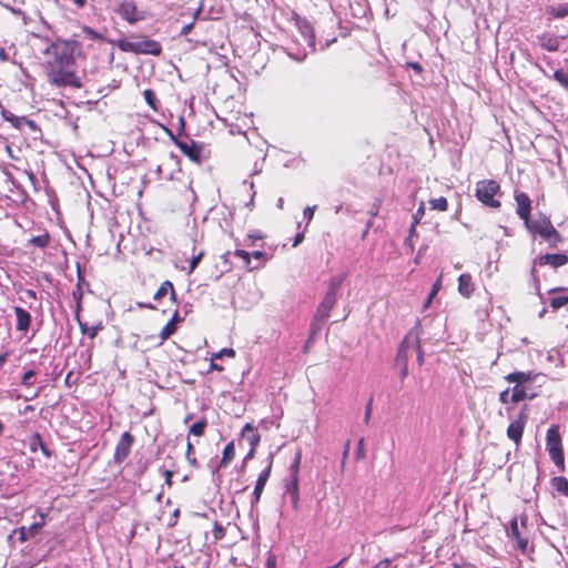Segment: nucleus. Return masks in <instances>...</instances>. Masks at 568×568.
<instances>
[{
  "label": "nucleus",
  "mask_w": 568,
  "mask_h": 568,
  "mask_svg": "<svg viewBox=\"0 0 568 568\" xmlns=\"http://www.w3.org/2000/svg\"><path fill=\"white\" fill-rule=\"evenodd\" d=\"M75 44V41L58 39L44 49L48 77L52 84L81 87V81L74 72Z\"/></svg>",
  "instance_id": "obj_1"
},
{
  "label": "nucleus",
  "mask_w": 568,
  "mask_h": 568,
  "mask_svg": "<svg viewBox=\"0 0 568 568\" xmlns=\"http://www.w3.org/2000/svg\"><path fill=\"white\" fill-rule=\"evenodd\" d=\"M528 231L532 233H538L541 237H544L551 246H555L558 242H560V234L554 227L551 222L547 217H542L536 221H528V224H525Z\"/></svg>",
  "instance_id": "obj_2"
},
{
  "label": "nucleus",
  "mask_w": 568,
  "mask_h": 568,
  "mask_svg": "<svg viewBox=\"0 0 568 568\" xmlns=\"http://www.w3.org/2000/svg\"><path fill=\"white\" fill-rule=\"evenodd\" d=\"M498 191L499 184L495 180H483L476 184V197L489 207L500 206V202L494 199Z\"/></svg>",
  "instance_id": "obj_3"
},
{
  "label": "nucleus",
  "mask_w": 568,
  "mask_h": 568,
  "mask_svg": "<svg viewBox=\"0 0 568 568\" xmlns=\"http://www.w3.org/2000/svg\"><path fill=\"white\" fill-rule=\"evenodd\" d=\"M546 439H547L546 448L549 453L550 458L557 466L562 468L564 467V453H562V447H561V437H560L559 429L557 426H551L547 430Z\"/></svg>",
  "instance_id": "obj_4"
},
{
  "label": "nucleus",
  "mask_w": 568,
  "mask_h": 568,
  "mask_svg": "<svg viewBox=\"0 0 568 568\" xmlns=\"http://www.w3.org/2000/svg\"><path fill=\"white\" fill-rule=\"evenodd\" d=\"M336 303V297L325 294L320 303L312 323L313 333L320 331L329 317L331 311Z\"/></svg>",
  "instance_id": "obj_5"
},
{
  "label": "nucleus",
  "mask_w": 568,
  "mask_h": 568,
  "mask_svg": "<svg viewBox=\"0 0 568 568\" xmlns=\"http://www.w3.org/2000/svg\"><path fill=\"white\" fill-rule=\"evenodd\" d=\"M515 201L517 204L516 213L524 221L525 224H528L530 220L531 212V200L525 192H515Z\"/></svg>",
  "instance_id": "obj_6"
},
{
  "label": "nucleus",
  "mask_w": 568,
  "mask_h": 568,
  "mask_svg": "<svg viewBox=\"0 0 568 568\" xmlns=\"http://www.w3.org/2000/svg\"><path fill=\"white\" fill-rule=\"evenodd\" d=\"M116 12L123 20L128 21L131 24L135 23L136 21L143 18L138 11L136 6L132 0L122 1L118 7Z\"/></svg>",
  "instance_id": "obj_7"
},
{
  "label": "nucleus",
  "mask_w": 568,
  "mask_h": 568,
  "mask_svg": "<svg viewBox=\"0 0 568 568\" xmlns=\"http://www.w3.org/2000/svg\"><path fill=\"white\" fill-rule=\"evenodd\" d=\"M38 515L40 517V520L37 523H33L30 527H20L14 532L19 534V541L24 542L28 539L34 537L40 529L45 525V514L42 511H38Z\"/></svg>",
  "instance_id": "obj_8"
},
{
  "label": "nucleus",
  "mask_w": 568,
  "mask_h": 568,
  "mask_svg": "<svg viewBox=\"0 0 568 568\" xmlns=\"http://www.w3.org/2000/svg\"><path fill=\"white\" fill-rule=\"evenodd\" d=\"M136 54L159 55L162 51L160 42L152 39H135Z\"/></svg>",
  "instance_id": "obj_9"
},
{
  "label": "nucleus",
  "mask_w": 568,
  "mask_h": 568,
  "mask_svg": "<svg viewBox=\"0 0 568 568\" xmlns=\"http://www.w3.org/2000/svg\"><path fill=\"white\" fill-rule=\"evenodd\" d=\"M526 418L527 417H526L525 413L521 412L519 414V417L516 420H514L513 423H510V425L507 428L508 438L511 439L513 442H515L517 445L521 440L524 427L526 424Z\"/></svg>",
  "instance_id": "obj_10"
},
{
  "label": "nucleus",
  "mask_w": 568,
  "mask_h": 568,
  "mask_svg": "<svg viewBox=\"0 0 568 568\" xmlns=\"http://www.w3.org/2000/svg\"><path fill=\"white\" fill-rule=\"evenodd\" d=\"M132 443V435L128 432L123 433L115 447L114 458L116 462H122L128 457L131 450Z\"/></svg>",
  "instance_id": "obj_11"
},
{
  "label": "nucleus",
  "mask_w": 568,
  "mask_h": 568,
  "mask_svg": "<svg viewBox=\"0 0 568 568\" xmlns=\"http://www.w3.org/2000/svg\"><path fill=\"white\" fill-rule=\"evenodd\" d=\"M568 256L564 253L557 254H545L536 260V263L540 266L550 265L552 267H560L567 264Z\"/></svg>",
  "instance_id": "obj_12"
},
{
  "label": "nucleus",
  "mask_w": 568,
  "mask_h": 568,
  "mask_svg": "<svg viewBox=\"0 0 568 568\" xmlns=\"http://www.w3.org/2000/svg\"><path fill=\"white\" fill-rule=\"evenodd\" d=\"M536 377H538V374L534 372H514L505 376V379L508 383L528 386V384L534 382Z\"/></svg>",
  "instance_id": "obj_13"
},
{
  "label": "nucleus",
  "mask_w": 568,
  "mask_h": 568,
  "mask_svg": "<svg viewBox=\"0 0 568 568\" xmlns=\"http://www.w3.org/2000/svg\"><path fill=\"white\" fill-rule=\"evenodd\" d=\"M475 291V285L473 282V277L469 273H464L458 277V293L469 298Z\"/></svg>",
  "instance_id": "obj_14"
},
{
  "label": "nucleus",
  "mask_w": 568,
  "mask_h": 568,
  "mask_svg": "<svg viewBox=\"0 0 568 568\" xmlns=\"http://www.w3.org/2000/svg\"><path fill=\"white\" fill-rule=\"evenodd\" d=\"M538 43L539 45L549 52H555L559 49L560 39L561 37H556L548 33H542L538 36Z\"/></svg>",
  "instance_id": "obj_15"
},
{
  "label": "nucleus",
  "mask_w": 568,
  "mask_h": 568,
  "mask_svg": "<svg viewBox=\"0 0 568 568\" xmlns=\"http://www.w3.org/2000/svg\"><path fill=\"white\" fill-rule=\"evenodd\" d=\"M14 313L17 316V329L26 332L30 326L31 315L20 306L14 307Z\"/></svg>",
  "instance_id": "obj_16"
},
{
  "label": "nucleus",
  "mask_w": 568,
  "mask_h": 568,
  "mask_svg": "<svg viewBox=\"0 0 568 568\" xmlns=\"http://www.w3.org/2000/svg\"><path fill=\"white\" fill-rule=\"evenodd\" d=\"M564 293V295L555 296L550 300V306L552 310H559L566 304H568V288L566 287H555L549 291V293Z\"/></svg>",
  "instance_id": "obj_17"
},
{
  "label": "nucleus",
  "mask_w": 568,
  "mask_h": 568,
  "mask_svg": "<svg viewBox=\"0 0 568 568\" xmlns=\"http://www.w3.org/2000/svg\"><path fill=\"white\" fill-rule=\"evenodd\" d=\"M270 473H271V465H268V467H266L260 475H258V478L256 480V484H255V487H254V498H255V503H257L261 498V495H262V491L265 487V484L270 477Z\"/></svg>",
  "instance_id": "obj_18"
},
{
  "label": "nucleus",
  "mask_w": 568,
  "mask_h": 568,
  "mask_svg": "<svg viewBox=\"0 0 568 568\" xmlns=\"http://www.w3.org/2000/svg\"><path fill=\"white\" fill-rule=\"evenodd\" d=\"M242 437L247 440L253 448H255L260 442V434L251 424H246L243 427Z\"/></svg>",
  "instance_id": "obj_19"
},
{
  "label": "nucleus",
  "mask_w": 568,
  "mask_h": 568,
  "mask_svg": "<svg viewBox=\"0 0 568 568\" xmlns=\"http://www.w3.org/2000/svg\"><path fill=\"white\" fill-rule=\"evenodd\" d=\"M532 397H534V394H531V395L528 394V386L515 384V386L513 387L510 402L518 403L526 398H532Z\"/></svg>",
  "instance_id": "obj_20"
},
{
  "label": "nucleus",
  "mask_w": 568,
  "mask_h": 568,
  "mask_svg": "<svg viewBox=\"0 0 568 568\" xmlns=\"http://www.w3.org/2000/svg\"><path fill=\"white\" fill-rule=\"evenodd\" d=\"M179 149L187 155L190 159L197 161L200 156V149L197 145L192 142L191 144L186 142H179L178 143Z\"/></svg>",
  "instance_id": "obj_21"
},
{
  "label": "nucleus",
  "mask_w": 568,
  "mask_h": 568,
  "mask_svg": "<svg viewBox=\"0 0 568 568\" xmlns=\"http://www.w3.org/2000/svg\"><path fill=\"white\" fill-rule=\"evenodd\" d=\"M510 536L517 539V544L520 549L524 550L527 547L528 541L520 536L517 518H514L510 521Z\"/></svg>",
  "instance_id": "obj_22"
},
{
  "label": "nucleus",
  "mask_w": 568,
  "mask_h": 568,
  "mask_svg": "<svg viewBox=\"0 0 568 568\" xmlns=\"http://www.w3.org/2000/svg\"><path fill=\"white\" fill-rule=\"evenodd\" d=\"M171 293V297L174 298L175 297V291L173 288V285L170 281H164L160 287L158 288V291L155 292L154 294V300L155 301H160L162 297H164L168 293Z\"/></svg>",
  "instance_id": "obj_23"
},
{
  "label": "nucleus",
  "mask_w": 568,
  "mask_h": 568,
  "mask_svg": "<svg viewBox=\"0 0 568 568\" xmlns=\"http://www.w3.org/2000/svg\"><path fill=\"white\" fill-rule=\"evenodd\" d=\"M77 318H78V323H79L81 332L91 339H93L97 336L98 332L102 328L101 324L94 325V326H89L87 323L81 322L79 316Z\"/></svg>",
  "instance_id": "obj_24"
},
{
  "label": "nucleus",
  "mask_w": 568,
  "mask_h": 568,
  "mask_svg": "<svg viewBox=\"0 0 568 568\" xmlns=\"http://www.w3.org/2000/svg\"><path fill=\"white\" fill-rule=\"evenodd\" d=\"M547 12L554 18H564L568 16V3L551 6L547 9Z\"/></svg>",
  "instance_id": "obj_25"
},
{
  "label": "nucleus",
  "mask_w": 568,
  "mask_h": 568,
  "mask_svg": "<svg viewBox=\"0 0 568 568\" xmlns=\"http://www.w3.org/2000/svg\"><path fill=\"white\" fill-rule=\"evenodd\" d=\"M300 29H301V32H302L306 43L308 44V47L312 48V50H314L315 38H314L313 29L307 23L300 26Z\"/></svg>",
  "instance_id": "obj_26"
},
{
  "label": "nucleus",
  "mask_w": 568,
  "mask_h": 568,
  "mask_svg": "<svg viewBox=\"0 0 568 568\" xmlns=\"http://www.w3.org/2000/svg\"><path fill=\"white\" fill-rule=\"evenodd\" d=\"M552 486L554 488L562 494L564 496L568 497V479L565 477H555L552 479Z\"/></svg>",
  "instance_id": "obj_27"
},
{
  "label": "nucleus",
  "mask_w": 568,
  "mask_h": 568,
  "mask_svg": "<svg viewBox=\"0 0 568 568\" xmlns=\"http://www.w3.org/2000/svg\"><path fill=\"white\" fill-rule=\"evenodd\" d=\"M234 455H235L234 444L229 443L223 449L221 466L229 465L231 463V460L234 458Z\"/></svg>",
  "instance_id": "obj_28"
},
{
  "label": "nucleus",
  "mask_w": 568,
  "mask_h": 568,
  "mask_svg": "<svg viewBox=\"0 0 568 568\" xmlns=\"http://www.w3.org/2000/svg\"><path fill=\"white\" fill-rule=\"evenodd\" d=\"M118 48L123 52L136 54L135 39H121L118 41Z\"/></svg>",
  "instance_id": "obj_29"
},
{
  "label": "nucleus",
  "mask_w": 568,
  "mask_h": 568,
  "mask_svg": "<svg viewBox=\"0 0 568 568\" xmlns=\"http://www.w3.org/2000/svg\"><path fill=\"white\" fill-rule=\"evenodd\" d=\"M49 242H50V236L48 233H44V234H41L38 236H33L29 240V244L40 247V248H44L45 246H48Z\"/></svg>",
  "instance_id": "obj_30"
},
{
  "label": "nucleus",
  "mask_w": 568,
  "mask_h": 568,
  "mask_svg": "<svg viewBox=\"0 0 568 568\" xmlns=\"http://www.w3.org/2000/svg\"><path fill=\"white\" fill-rule=\"evenodd\" d=\"M175 317L176 314L173 316V318L161 329L160 332V338L162 341H165L169 338L174 332H175Z\"/></svg>",
  "instance_id": "obj_31"
},
{
  "label": "nucleus",
  "mask_w": 568,
  "mask_h": 568,
  "mask_svg": "<svg viewBox=\"0 0 568 568\" xmlns=\"http://www.w3.org/2000/svg\"><path fill=\"white\" fill-rule=\"evenodd\" d=\"M429 205H430L432 210H437V211H442V212H444L448 209V202H447L446 197H444V196L430 200Z\"/></svg>",
  "instance_id": "obj_32"
},
{
  "label": "nucleus",
  "mask_w": 568,
  "mask_h": 568,
  "mask_svg": "<svg viewBox=\"0 0 568 568\" xmlns=\"http://www.w3.org/2000/svg\"><path fill=\"white\" fill-rule=\"evenodd\" d=\"M342 282H343V277H334V278H332L331 282H329L328 290H327L326 294L336 297L337 292H338V290H339V287L342 285Z\"/></svg>",
  "instance_id": "obj_33"
},
{
  "label": "nucleus",
  "mask_w": 568,
  "mask_h": 568,
  "mask_svg": "<svg viewBox=\"0 0 568 568\" xmlns=\"http://www.w3.org/2000/svg\"><path fill=\"white\" fill-rule=\"evenodd\" d=\"M298 477H292L290 481L285 484V495L298 494Z\"/></svg>",
  "instance_id": "obj_34"
},
{
  "label": "nucleus",
  "mask_w": 568,
  "mask_h": 568,
  "mask_svg": "<svg viewBox=\"0 0 568 568\" xmlns=\"http://www.w3.org/2000/svg\"><path fill=\"white\" fill-rule=\"evenodd\" d=\"M205 426V420H199L190 427V434H193L195 436H202L204 434Z\"/></svg>",
  "instance_id": "obj_35"
},
{
  "label": "nucleus",
  "mask_w": 568,
  "mask_h": 568,
  "mask_svg": "<svg viewBox=\"0 0 568 568\" xmlns=\"http://www.w3.org/2000/svg\"><path fill=\"white\" fill-rule=\"evenodd\" d=\"M201 11H202V7H199V8L194 11V13H193V20H192L190 23L185 24V26L182 28V30H181V36H186V34H189V33L191 32V30H192V29H193V27H194V22H195V20L197 19V17H199V14L201 13Z\"/></svg>",
  "instance_id": "obj_36"
},
{
  "label": "nucleus",
  "mask_w": 568,
  "mask_h": 568,
  "mask_svg": "<svg viewBox=\"0 0 568 568\" xmlns=\"http://www.w3.org/2000/svg\"><path fill=\"white\" fill-rule=\"evenodd\" d=\"M554 78L558 81L565 89L568 90V73L562 70H557L554 73Z\"/></svg>",
  "instance_id": "obj_37"
},
{
  "label": "nucleus",
  "mask_w": 568,
  "mask_h": 568,
  "mask_svg": "<svg viewBox=\"0 0 568 568\" xmlns=\"http://www.w3.org/2000/svg\"><path fill=\"white\" fill-rule=\"evenodd\" d=\"M143 95H144V99L146 101V103L153 109V110H158V106H156V99H155V94L152 90H144L143 92Z\"/></svg>",
  "instance_id": "obj_38"
},
{
  "label": "nucleus",
  "mask_w": 568,
  "mask_h": 568,
  "mask_svg": "<svg viewBox=\"0 0 568 568\" xmlns=\"http://www.w3.org/2000/svg\"><path fill=\"white\" fill-rule=\"evenodd\" d=\"M224 356L233 358L235 357V351L233 348H223L216 353H213L212 359H220Z\"/></svg>",
  "instance_id": "obj_39"
},
{
  "label": "nucleus",
  "mask_w": 568,
  "mask_h": 568,
  "mask_svg": "<svg viewBox=\"0 0 568 568\" xmlns=\"http://www.w3.org/2000/svg\"><path fill=\"white\" fill-rule=\"evenodd\" d=\"M442 287V275L437 278V281L433 284L432 291L428 295L427 302L425 306H428L432 302V300L436 296V294L439 292Z\"/></svg>",
  "instance_id": "obj_40"
},
{
  "label": "nucleus",
  "mask_w": 568,
  "mask_h": 568,
  "mask_svg": "<svg viewBox=\"0 0 568 568\" xmlns=\"http://www.w3.org/2000/svg\"><path fill=\"white\" fill-rule=\"evenodd\" d=\"M300 464H301V452H297L294 458L293 464L290 467L292 477H298V470H300Z\"/></svg>",
  "instance_id": "obj_41"
},
{
  "label": "nucleus",
  "mask_w": 568,
  "mask_h": 568,
  "mask_svg": "<svg viewBox=\"0 0 568 568\" xmlns=\"http://www.w3.org/2000/svg\"><path fill=\"white\" fill-rule=\"evenodd\" d=\"M424 214H425V203L420 202L416 212L413 215L414 224H418L419 221L423 219Z\"/></svg>",
  "instance_id": "obj_42"
},
{
  "label": "nucleus",
  "mask_w": 568,
  "mask_h": 568,
  "mask_svg": "<svg viewBox=\"0 0 568 568\" xmlns=\"http://www.w3.org/2000/svg\"><path fill=\"white\" fill-rule=\"evenodd\" d=\"M203 255H204L203 252H200L197 255L192 257V260L190 261V266H189V272H187L189 274H191L196 268V266L201 262Z\"/></svg>",
  "instance_id": "obj_43"
},
{
  "label": "nucleus",
  "mask_w": 568,
  "mask_h": 568,
  "mask_svg": "<svg viewBox=\"0 0 568 568\" xmlns=\"http://www.w3.org/2000/svg\"><path fill=\"white\" fill-rule=\"evenodd\" d=\"M316 210V205L313 206H306L303 211V217L306 220L307 223H310L313 220L314 213Z\"/></svg>",
  "instance_id": "obj_44"
},
{
  "label": "nucleus",
  "mask_w": 568,
  "mask_h": 568,
  "mask_svg": "<svg viewBox=\"0 0 568 568\" xmlns=\"http://www.w3.org/2000/svg\"><path fill=\"white\" fill-rule=\"evenodd\" d=\"M234 255L240 257V258H242L246 266L250 265V263H251V255L246 251H244V250H236L234 252Z\"/></svg>",
  "instance_id": "obj_45"
},
{
  "label": "nucleus",
  "mask_w": 568,
  "mask_h": 568,
  "mask_svg": "<svg viewBox=\"0 0 568 568\" xmlns=\"http://www.w3.org/2000/svg\"><path fill=\"white\" fill-rule=\"evenodd\" d=\"M36 376V372L30 369L26 372L22 376V384L23 385H31L32 378Z\"/></svg>",
  "instance_id": "obj_46"
},
{
  "label": "nucleus",
  "mask_w": 568,
  "mask_h": 568,
  "mask_svg": "<svg viewBox=\"0 0 568 568\" xmlns=\"http://www.w3.org/2000/svg\"><path fill=\"white\" fill-rule=\"evenodd\" d=\"M372 403H373V399L371 398L368 400V403L366 404L365 406V415H364V422L365 424H368L369 423V419H371V414H372Z\"/></svg>",
  "instance_id": "obj_47"
},
{
  "label": "nucleus",
  "mask_w": 568,
  "mask_h": 568,
  "mask_svg": "<svg viewBox=\"0 0 568 568\" xmlns=\"http://www.w3.org/2000/svg\"><path fill=\"white\" fill-rule=\"evenodd\" d=\"M292 507L297 510L300 505V493L294 495H288Z\"/></svg>",
  "instance_id": "obj_48"
},
{
  "label": "nucleus",
  "mask_w": 568,
  "mask_h": 568,
  "mask_svg": "<svg viewBox=\"0 0 568 568\" xmlns=\"http://www.w3.org/2000/svg\"><path fill=\"white\" fill-rule=\"evenodd\" d=\"M510 396L509 395V388L503 390L499 395V400L503 403V404H507L509 400H510Z\"/></svg>",
  "instance_id": "obj_49"
},
{
  "label": "nucleus",
  "mask_w": 568,
  "mask_h": 568,
  "mask_svg": "<svg viewBox=\"0 0 568 568\" xmlns=\"http://www.w3.org/2000/svg\"><path fill=\"white\" fill-rule=\"evenodd\" d=\"M374 568H393L390 559L379 561Z\"/></svg>",
  "instance_id": "obj_50"
},
{
  "label": "nucleus",
  "mask_w": 568,
  "mask_h": 568,
  "mask_svg": "<svg viewBox=\"0 0 568 568\" xmlns=\"http://www.w3.org/2000/svg\"><path fill=\"white\" fill-rule=\"evenodd\" d=\"M416 226L417 224L412 223L408 232V237L406 239V243H410V239L416 235Z\"/></svg>",
  "instance_id": "obj_51"
},
{
  "label": "nucleus",
  "mask_w": 568,
  "mask_h": 568,
  "mask_svg": "<svg viewBox=\"0 0 568 568\" xmlns=\"http://www.w3.org/2000/svg\"><path fill=\"white\" fill-rule=\"evenodd\" d=\"M357 457L363 458L364 457V439L361 438L358 442V448H357Z\"/></svg>",
  "instance_id": "obj_52"
},
{
  "label": "nucleus",
  "mask_w": 568,
  "mask_h": 568,
  "mask_svg": "<svg viewBox=\"0 0 568 568\" xmlns=\"http://www.w3.org/2000/svg\"><path fill=\"white\" fill-rule=\"evenodd\" d=\"M266 567L267 568H276V559L274 556H268L267 560H266Z\"/></svg>",
  "instance_id": "obj_53"
},
{
  "label": "nucleus",
  "mask_w": 568,
  "mask_h": 568,
  "mask_svg": "<svg viewBox=\"0 0 568 568\" xmlns=\"http://www.w3.org/2000/svg\"><path fill=\"white\" fill-rule=\"evenodd\" d=\"M303 240H304V234L303 233H297L295 235L293 246H297L298 244H301L303 242Z\"/></svg>",
  "instance_id": "obj_54"
},
{
  "label": "nucleus",
  "mask_w": 568,
  "mask_h": 568,
  "mask_svg": "<svg viewBox=\"0 0 568 568\" xmlns=\"http://www.w3.org/2000/svg\"><path fill=\"white\" fill-rule=\"evenodd\" d=\"M164 476H165V481L169 486H171L172 481V476H173V471L172 470H165L164 471Z\"/></svg>",
  "instance_id": "obj_55"
},
{
  "label": "nucleus",
  "mask_w": 568,
  "mask_h": 568,
  "mask_svg": "<svg viewBox=\"0 0 568 568\" xmlns=\"http://www.w3.org/2000/svg\"><path fill=\"white\" fill-rule=\"evenodd\" d=\"M24 295H26V297H28V298H32V300H36V298H37V293H36V291H33V290H26V291H24Z\"/></svg>",
  "instance_id": "obj_56"
},
{
  "label": "nucleus",
  "mask_w": 568,
  "mask_h": 568,
  "mask_svg": "<svg viewBox=\"0 0 568 568\" xmlns=\"http://www.w3.org/2000/svg\"><path fill=\"white\" fill-rule=\"evenodd\" d=\"M84 32L92 39H95L98 38V33L95 31H93L92 29L90 28H85L84 29Z\"/></svg>",
  "instance_id": "obj_57"
},
{
  "label": "nucleus",
  "mask_w": 568,
  "mask_h": 568,
  "mask_svg": "<svg viewBox=\"0 0 568 568\" xmlns=\"http://www.w3.org/2000/svg\"><path fill=\"white\" fill-rule=\"evenodd\" d=\"M210 368L212 371H219V372H222L223 371V367L216 363H214V359H212L211 362V365H210Z\"/></svg>",
  "instance_id": "obj_58"
},
{
  "label": "nucleus",
  "mask_w": 568,
  "mask_h": 568,
  "mask_svg": "<svg viewBox=\"0 0 568 568\" xmlns=\"http://www.w3.org/2000/svg\"><path fill=\"white\" fill-rule=\"evenodd\" d=\"M408 65H409L410 68H413V69H414L415 71H417V72H420V71H422V67H420V64H419V63H417V62H412V63H409Z\"/></svg>",
  "instance_id": "obj_59"
},
{
  "label": "nucleus",
  "mask_w": 568,
  "mask_h": 568,
  "mask_svg": "<svg viewBox=\"0 0 568 568\" xmlns=\"http://www.w3.org/2000/svg\"><path fill=\"white\" fill-rule=\"evenodd\" d=\"M73 3L78 7V8H82L85 6L87 3V0H72Z\"/></svg>",
  "instance_id": "obj_60"
},
{
  "label": "nucleus",
  "mask_w": 568,
  "mask_h": 568,
  "mask_svg": "<svg viewBox=\"0 0 568 568\" xmlns=\"http://www.w3.org/2000/svg\"><path fill=\"white\" fill-rule=\"evenodd\" d=\"M348 448H349V443H346L345 449H344V453H343V464L345 463V459L347 458Z\"/></svg>",
  "instance_id": "obj_61"
},
{
  "label": "nucleus",
  "mask_w": 568,
  "mask_h": 568,
  "mask_svg": "<svg viewBox=\"0 0 568 568\" xmlns=\"http://www.w3.org/2000/svg\"><path fill=\"white\" fill-rule=\"evenodd\" d=\"M193 449V445L191 444V442H187V445H186V457H189V455L191 454Z\"/></svg>",
  "instance_id": "obj_62"
},
{
  "label": "nucleus",
  "mask_w": 568,
  "mask_h": 568,
  "mask_svg": "<svg viewBox=\"0 0 568 568\" xmlns=\"http://www.w3.org/2000/svg\"><path fill=\"white\" fill-rule=\"evenodd\" d=\"M252 255H253L255 258H261V257H263V256H264V253H263V252H261V251H255V252H253V254H252Z\"/></svg>",
  "instance_id": "obj_63"
},
{
  "label": "nucleus",
  "mask_w": 568,
  "mask_h": 568,
  "mask_svg": "<svg viewBox=\"0 0 568 568\" xmlns=\"http://www.w3.org/2000/svg\"><path fill=\"white\" fill-rule=\"evenodd\" d=\"M283 205H284V201H283V199H282V197H280V199L277 200L276 206H277L280 210H282V209H283Z\"/></svg>",
  "instance_id": "obj_64"
}]
</instances>
